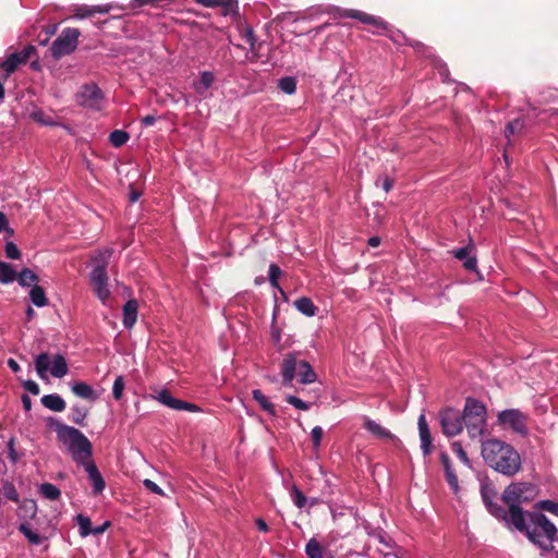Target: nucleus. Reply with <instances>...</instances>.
<instances>
[{"label": "nucleus", "instance_id": "nucleus-53", "mask_svg": "<svg viewBox=\"0 0 558 558\" xmlns=\"http://www.w3.org/2000/svg\"><path fill=\"white\" fill-rule=\"evenodd\" d=\"M323 435H324V432L320 426H315L312 429L311 436H312L313 445L315 448H318L320 446Z\"/></svg>", "mask_w": 558, "mask_h": 558}, {"label": "nucleus", "instance_id": "nucleus-10", "mask_svg": "<svg viewBox=\"0 0 558 558\" xmlns=\"http://www.w3.org/2000/svg\"><path fill=\"white\" fill-rule=\"evenodd\" d=\"M76 101L85 108L98 111L102 109L104 95L96 84H86L77 93Z\"/></svg>", "mask_w": 558, "mask_h": 558}, {"label": "nucleus", "instance_id": "nucleus-45", "mask_svg": "<svg viewBox=\"0 0 558 558\" xmlns=\"http://www.w3.org/2000/svg\"><path fill=\"white\" fill-rule=\"evenodd\" d=\"M281 274H282L281 269L278 265L270 264V266H269V282H270L271 287L278 289L281 293H283L282 289L280 288V286L278 283V279L281 276Z\"/></svg>", "mask_w": 558, "mask_h": 558}, {"label": "nucleus", "instance_id": "nucleus-57", "mask_svg": "<svg viewBox=\"0 0 558 558\" xmlns=\"http://www.w3.org/2000/svg\"><path fill=\"white\" fill-rule=\"evenodd\" d=\"M2 231H5L11 236L14 234V230L12 228L8 227V218H7V216L3 213L0 211V233Z\"/></svg>", "mask_w": 558, "mask_h": 558}, {"label": "nucleus", "instance_id": "nucleus-6", "mask_svg": "<svg viewBox=\"0 0 558 558\" xmlns=\"http://www.w3.org/2000/svg\"><path fill=\"white\" fill-rule=\"evenodd\" d=\"M34 364L40 379H47L48 371L56 378H62L69 372L68 362L62 354H56L51 361L49 354L43 352L35 357Z\"/></svg>", "mask_w": 558, "mask_h": 558}, {"label": "nucleus", "instance_id": "nucleus-48", "mask_svg": "<svg viewBox=\"0 0 558 558\" xmlns=\"http://www.w3.org/2000/svg\"><path fill=\"white\" fill-rule=\"evenodd\" d=\"M125 387L123 376H118L112 386V396L116 400H120L123 396V390Z\"/></svg>", "mask_w": 558, "mask_h": 558}, {"label": "nucleus", "instance_id": "nucleus-47", "mask_svg": "<svg viewBox=\"0 0 558 558\" xmlns=\"http://www.w3.org/2000/svg\"><path fill=\"white\" fill-rule=\"evenodd\" d=\"M538 510L548 511L558 517V502L551 500H541L535 505Z\"/></svg>", "mask_w": 558, "mask_h": 558}, {"label": "nucleus", "instance_id": "nucleus-58", "mask_svg": "<svg viewBox=\"0 0 558 558\" xmlns=\"http://www.w3.org/2000/svg\"><path fill=\"white\" fill-rule=\"evenodd\" d=\"M130 134L123 130H114L110 133L108 140H129Z\"/></svg>", "mask_w": 558, "mask_h": 558}, {"label": "nucleus", "instance_id": "nucleus-26", "mask_svg": "<svg viewBox=\"0 0 558 558\" xmlns=\"http://www.w3.org/2000/svg\"><path fill=\"white\" fill-rule=\"evenodd\" d=\"M526 126V121L524 118L519 117L511 121H509L505 128V136L509 138L510 136H520L523 135V130Z\"/></svg>", "mask_w": 558, "mask_h": 558}, {"label": "nucleus", "instance_id": "nucleus-22", "mask_svg": "<svg viewBox=\"0 0 558 558\" xmlns=\"http://www.w3.org/2000/svg\"><path fill=\"white\" fill-rule=\"evenodd\" d=\"M198 4L205 8H221L222 15L227 16L238 8L235 0H196Z\"/></svg>", "mask_w": 558, "mask_h": 558}, {"label": "nucleus", "instance_id": "nucleus-13", "mask_svg": "<svg viewBox=\"0 0 558 558\" xmlns=\"http://www.w3.org/2000/svg\"><path fill=\"white\" fill-rule=\"evenodd\" d=\"M90 280L96 295L104 304H106L107 300L110 298L107 269L102 267H94L90 274Z\"/></svg>", "mask_w": 558, "mask_h": 558}, {"label": "nucleus", "instance_id": "nucleus-43", "mask_svg": "<svg viewBox=\"0 0 558 558\" xmlns=\"http://www.w3.org/2000/svg\"><path fill=\"white\" fill-rule=\"evenodd\" d=\"M76 522L78 524V527H80V535L82 537H86L88 536L89 534H92V522H90V519L84 514H78L76 517Z\"/></svg>", "mask_w": 558, "mask_h": 558}, {"label": "nucleus", "instance_id": "nucleus-50", "mask_svg": "<svg viewBox=\"0 0 558 558\" xmlns=\"http://www.w3.org/2000/svg\"><path fill=\"white\" fill-rule=\"evenodd\" d=\"M286 401L293 405L294 408H296L298 410H302V411H307L310 410V403L303 401L302 399L295 397V396H292V395H289L286 397Z\"/></svg>", "mask_w": 558, "mask_h": 558}, {"label": "nucleus", "instance_id": "nucleus-3", "mask_svg": "<svg viewBox=\"0 0 558 558\" xmlns=\"http://www.w3.org/2000/svg\"><path fill=\"white\" fill-rule=\"evenodd\" d=\"M538 495V487L531 482H513L509 484L501 494L502 502L508 507L506 518L502 521L507 524L527 513L522 505L529 504Z\"/></svg>", "mask_w": 558, "mask_h": 558}, {"label": "nucleus", "instance_id": "nucleus-35", "mask_svg": "<svg viewBox=\"0 0 558 558\" xmlns=\"http://www.w3.org/2000/svg\"><path fill=\"white\" fill-rule=\"evenodd\" d=\"M214 82L215 75L213 72H201V78L198 84L195 85V89L198 94H204L213 85Z\"/></svg>", "mask_w": 558, "mask_h": 558}, {"label": "nucleus", "instance_id": "nucleus-5", "mask_svg": "<svg viewBox=\"0 0 558 558\" xmlns=\"http://www.w3.org/2000/svg\"><path fill=\"white\" fill-rule=\"evenodd\" d=\"M462 416L471 438L484 435L487 427V411L484 403L471 397L466 398Z\"/></svg>", "mask_w": 558, "mask_h": 558}, {"label": "nucleus", "instance_id": "nucleus-15", "mask_svg": "<svg viewBox=\"0 0 558 558\" xmlns=\"http://www.w3.org/2000/svg\"><path fill=\"white\" fill-rule=\"evenodd\" d=\"M157 400L173 410H186L190 412H197L199 410L196 404L177 399L166 389L158 392Z\"/></svg>", "mask_w": 558, "mask_h": 558}, {"label": "nucleus", "instance_id": "nucleus-19", "mask_svg": "<svg viewBox=\"0 0 558 558\" xmlns=\"http://www.w3.org/2000/svg\"><path fill=\"white\" fill-rule=\"evenodd\" d=\"M85 471L92 483L94 495L101 494L106 487V483L96 464L93 461L85 463Z\"/></svg>", "mask_w": 558, "mask_h": 558}, {"label": "nucleus", "instance_id": "nucleus-11", "mask_svg": "<svg viewBox=\"0 0 558 558\" xmlns=\"http://www.w3.org/2000/svg\"><path fill=\"white\" fill-rule=\"evenodd\" d=\"M300 364L301 360L299 359V353L290 352L284 355L280 367L283 386L288 387L292 385L293 379L299 374Z\"/></svg>", "mask_w": 558, "mask_h": 558}, {"label": "nucleus", "instance_id": "nucleus-38", "mask_svg": "<svg viewBox=\"0 0 558 558\" xmlns=\"http://www.w3.org/2000/svg\"><path fill=\"white\" fill-rule=\"evenodd\" d=\"M19 531L27 538V541L33 545H39L43 542V537L34 532L28 523H21L19 526Z\"/></svg>", "mask_w": 558, "mask_h": 558}, {"label": "nucleus", "instance_id": "nucleus-46", "mask_svg": "<svg viewBox=\"0 0 558 558\" xmlns=\"http://www.w3.org/2000/svg\"><path fill=\"white\" fill-rule=\"evenodd\" d=\"M243 37L246 40V43L250 45L251 50L254 52V59H257L258 52L256 49V37H255V33H254L253 28L246 27L243 33Z\"/></svg>", "mask_w": 558, "mask_h": 558}, {"label": "nucleus", "instance_id": "nucleus-33", "mask_svg": "<svg viewBox=\"0 0 558 558\" xmlns=\"http://www.w3.org/2000/svg\"><path fill=\"white\" fill-rule=\"evenodd\" d=\"M88 415V409L78 404H74L71 408V420L78 426L86 425V417Z\"/></svg>", "mask_w": 558, "mask_h": 558}, {"label": "nucleus", "instance_id": "nucleus-56", "mask_svg": "<svg viewBox=\"0 0 558 558\" xmlns=\"http://www.w3.org/2000/svg\"><path fill=\"white\" fill-rule=\"evenodd\" d=\"M20 53L23 62L26 63L32 58V56L36 53V48L32 45H28Z\"/></svg>", "mask_w": 558, "mask_h": 558}, {"label": "nucleus", "instance_id": "nucleus-20", "mask_svg": "<svg viewBox=\"0 0 558 558\" xmlns=\"http://www.w3.org/2000/svg\"><path fill=\"white\" fill-rule=\"evenodd\" d=\"M363 427L371 433L375 438L378 439H389L395 440L397 439L393 434L390 433L389 429L381 426L379 423L375 422L374 420L365 416L363 418Z\"/></svg>", "mask_w": 558, "mask_h": 558}, {"label": "nucleus", "instance_id": "nucleus-49", "mask_svg": "<svg viewBox=\"0 0 558 558\" xmlns=\"http://www.w3.org/2000/svg\"><path fill=\"white\" fill-rule=\"evenodd\" d=\"M4 253L7 258L9 259H20L21 258V251L15 245V243L8 241L4 246Z\"/></svg>", "mask_w": 558, "mask_h": 558}, {"label": "nucleus", "instance_id": "nucleus-63", "mask_svg": "<svg viewBox=\"0 0 558 558\" xmlns=\"http://www.w3.org/2000/svg\"><path fill=\"white\" fill-rule=\"evenodd\" d=\"M256 526H257V529L260 532H265L266 533L269 530L267 523L263 519H260V518L256 519Z\"/></svg>", "mask_w": 558, "mask_h": 558}, {"label": "nucleus", "instance_id": "nucleus-41", "mask_svg": "<svg viewBox=\"0 0 558 558\" xmlns=\"http://www.w3.org/2000/svg\"><path fill=\"white\" fill-rule=\"evenodd\" d=\"M278 87L286 94L292 95L296 90V81L292 76H286L279 80Z\"/></svg>", "mask_w": 558, "mask_h": 558}, {"label": "nucleus", "instance_id": "nucleus-54", "mask_svg": "<svg viewBox=\"0 0 558 558\" xmlns=\"http://www.w3.org/2000/svg\"><path fill=\"white\" fill-rule=\"evenodd\" d=\"M143 485L151 493L163 496L165 492L151 480H144Z\"/></svg>", "mask_w": 558, "mask_h": 558}, {"label": "nucleus", "instance_id": "nucleus-16", "mask_svg": "<svg viewBox=\"0 0 558 558\" xmlns=\"http://www.w3.org/2000/svg\"><path fill=\"white\" fill-rule=\"evenodd\" d=\"M112 7L110 4L102 5H87V4H76L73 5L71 11L73 13V17L75 19H86L92 17L96 13L107 14L110 12Z\"/></svg>", "mask_w": 558, "mask_h": 558}, {"label": "nucleus", "instance_id": "nucleus-25", "mask_svg": "<svg viewBox=\"0 0 558 558\" xmlns=\"http://www.w3.org/2000/svg\"><path fill=\"white\" fill-rule=\"evenodd\" d=\"M41 404L54 412H62L65 409V401L57 393L44 396Z\"/></svg>", "mask_w": 558, "mask_h": 558}, {"label": "nucleus", "instance_id": "nucleus-39", "mask_svg": "<svg viewBox=\"0 0 558 558\" xmlns=\"http://www.w3.org/2000/svg\"><path fill=\"white\" fill-rule=\"evenodd\" d=\"M39 492L45 498L49 500H57L61 495L60 489L56 485L50 483L41 484Z\"/></svg>", "mask_w": 558, "mask_h": 558}, {"label": "nucleus", "instance_id": "nucleus-2", "mask_svg": "<svg viewBox=\"0 0 558 558\" xmlns=\"http://www.w3.org/2000/svg\"><path fill=\"white\" fill-rule=\"evenodd\" d=\"M481 454L486 465L504 476L512 477L522 469L520 453L504 440L490 438L483 441Z\"/></svg>", "mask_w": 558, "mask_h": 558}, {"label": "nucleus", "instance_id": "nucleus-32", "mask_svg": "<svg viewBox=\"0 0 558 558\" xmlns=\"http://www.w3.org/2000/svg\"><path fill=\"white\" fill-rule=\"evenodd\" d=\"M16 271L15 269L5 262H0V282L2 284L12 283L16 280Z\"/></svg>", "mask_w": 558, "mask_h": 558}, {"label": "nucleus", "instance_id": "nucleus-62", "mask_svg": "<svg viewBox=\"0 0 558 558\" xmlns=\"http://www.w3.org/2000/svg\"><path fill=\"white\" fill-rule=\"evenodd\" d=\"M109 525H110V522H109V521H106L104 524H101V525H99V526H97V527L93 529L92 534H94V535L102 534V533L107 530V527H108Z\"/></svg>", "mask_w": 558, "mask_h": 558}, {"label": "nucleus", "instance_id": "nucleus-9", "mask_svg": "<svg viewBox=\"0 0 558 558\" xmlns=\"http://www.w3.org/2000/svg\"><path fill=\"white\" fill-rule=\"evenodd\" d=\"M526 422L527 415L518 409L504 410L498 414V423L501 426L520 435L527 434Z\"/></svg>", "mask_w": 558, "mask_h": 558}, {"label": "nucleus", "instance_id": "nucleus-34", "mask_svg": "<svg viewBox=\"0 0 558 558\" xmlns=\"http://www.w3.org/2000/svg\"><path fill=\"white\" fill-rule=\"evenodd\" d=\"M37 512L36 501L33 499H25L19 507L17 514L21 518H34Z\"/></svg>", "mask_w": 558, "mask_h": 558}, {"label": "nucleus", "instance_id": "nucleus-42", "mask_svg": "<svg viewBox=\"0 0 558 558\" xmlns=\"http://www.w3.org/2000/svg\"><path fill=\"white\" fill-rule=\"evenodd\" d=\"M1 495L9 499V500H12L14 502H19V494H17V490L15 488V486L13 485V483L11 482H4L2 487H1V490H0Z\"/></svg>", "mask_w": 558, "mask_h": 558}, {"label": "nucleus", "instance_id": "nucleus-21", "mask_svg": "<svg viewBox=\"0 0 558 558\" xmlns=\"http://www.w3.org/2000/svg\"><path fill=\"white\" fill-rule=\"evenodd\" d=\"M138 303L131 299L123 305V326L131 329L137 320Z\"/></svg>", "mask_w": 558, "mask_h": 558}, {"label": "nucleus", "instance_id": "nucleus-23", "mask_svg": "<svg viewBox=\"0 0 558 558\" xmlns=\"http://www.w3.org/2000/svg\"><path fill=\"white\" fill-rule=\"evenodd\" d=\"M72 392L80 398L94 402L97 400L98 396L96 395L93 387L84 381H75L71 385Z\"/></svg>", "mask_w": 558, "mask_h": 558}, {"label": "nucleus", "instance_id": "nucleus-28", "mask_svg": "<svg viewBox=\"0 0 558 558\" xmlns=\"http://www.w3.org/2000/svg\"><path fill=\"white\" fill-rule=\"evenodd\" d=\"M19 284L23 288L37 286L39 278L29 268H23L16 276Z\"/></svg>", "mask_w": 558, "mask_h": 558}, {"label": "nucleus", "instance_id": "nucleus-61", "mask_svg": "<svg viewBox=\"0 0 558 558\" xmlns=\"http://www.w3.org/2000/svg\"><path fill=\"white\" fill-rule=\"evenodd\" d=\"M440 461H441L445 470H449L450 468H452L449 456L446 452H442L440 454Z\"/></svg>", "mask_w": 558, "mask_h": 558}, {"label": "nucleus", "instance_id": "nucleus-1", "mask_svg": "<svg viewBox=\"0 0 558 558\" xmlns=\"http://www.w3.org/2000/svg\"><path fill=\"white\" fill-rule=\"evenodd\" d=\"M507 526L522 533L532 544L545 551H551L553 543L558 541L556 525L538 509L525 513Z\"/></svg>", "mask_w": 558, "mask_h": 558}, {"label": "nucleus", "instance_id": "nucleus-7", "mask_svg": "<svg viewBox=\"0 0 558 558\" xmlns=\"http://www.w3.org/2000/svg\"><path fill=\"white\" fill-rule=\"evenodd\" d=\"M81 32L78 28L65 27L50 47L52 58L60 60L62 57L74 52L77 48Z\"/></svg>", "mask_w": 558, "mask_h": 558}, {"label": "nucleus", "instance_id": "nucleus-64", "mask_svg": "<svg viewBox=\"0 0 558 558\" xmlns=\"http://www.w3.org/2000/svg\"><path fill=\"white\" fill-rule=\"evenodd\" d=\"M8 366L10 367V369L13 372V373H17L20 372L21 367L19 365V363L14 360V359H9L8 360Z\"/></svg>", "mask_w": 558, "mask_h": 558}, {"label": "nucleus", "instance_id": "nucleus-18", "mask_svg": "<svg viewBox=\"0 0 558 558\" xmlns=\"http://www.w3.org/2000/svg\"><path fill=\"white\" fill-rule=\"evenodd\" d=\"M473 250L474 245L470 243L464 247H459L451 252L457 259L463 260V267L469 271L477 270V259L474 255H471Z\"/></svg>", "mask_w": 558, "mask_h": 558}, {"label": "nucleus", "instance_id": "nucleus-31", "mask_svg": "<svg viewBox=\"0 0 558 558\" xmlns=\"http://www.w3.org/2000/svg\"><path fill=\"white\" fill-rule=\"evenodd\" d=\"M25 64L21 58V53H11L2 63L1 68L5 71L7 75L15 72L19 65Z\"/></svg>", "mask_w": 558, "mask_h": 558}, {"label": "nucleus", "instance_id": "nucleus-37", "mask_svg": "<svg viewBox=\"0 0 558 558\" xmlns=\"http://www.w3.org/2000/svg\"><path fill=\"white\" fill-rule=\"evenodd\" d=\"M112 253H113L112 248H105V250L97 252L93 257L95 267H102V268L107 269V266L112 256Z\"/></svg>", "mask_w": 558, "mask_h": 558}, {"label": "nucleus", "instance_id": "nucleus-40", "mask_svg": "<svg viewBox=\"0 0 558 558\" xmlns=\"http://www.w3.org/2000/svg\"><path fill=\"white\" fill-rule=\"evenodd\" d=\"M290 497L293 504L300 509L304 508L307 502L306 496L296 485H293L290 489Z\"/></svg>", "mask_w": 558, "mask_h": 558}, {"label": "nucleus", "instance_id": "nucleus-60", "mask_svg": "<svg viewBox=\"0 0 558 558\" xmlns=\"http://www.w3.org/2000/svg\"><path fill=\"white\" fill-rule=\"evenodd\" d=\"M141 196V193L137 192L133 185L131 184L130 185V194H129V198H130V202L131 203H135Z\"/></svg>", "mask_w": 558, "mask_h": 558}, {"label": "nucleus", "instance_id": "nucleus-44", "mask_svg": "<svg viewBox=\"0 0 558 558\" xmlns=\"http://www.w3.org/2000/svg\"><path fill=\"white\" fill-rule=\"evenodd\" d=\"M451 449L463 464H465L469 468H472L471 461H470L465 450L463 449L461 442H459V441L452 442Z\"/></svg>", "mask_w": 558, "mask_h": 558}, {"label": "nucleus", "instance_id": "nucleus-14", "mask_svg": "<svg viewBox=\"0 0 558 558\" xmlns=\"http://www.w3.org/2000/svg\"><path fill=\"white\" fill-rule=\"evenodd\" d=\"M338 14L340 17H350L359 20L360 22L364 24H369L378 29L386 31L388 28V25L386 22H384L381 19L376 17L374 15H371L368 13H365L363 11L353 10V9H344V10H338Z\"/></svg>", "mask_w": 558, "mask_h": 558}, {"label": "nucleus", "instance_id": "nucleus-27", "mask_svg": "<svg viewBox=\"0 0 558 558\" xmlns=\"http://www.w3.org/2000/svg\"><path fill=\"white\" fill-rule=\"evenodd\" d=\"M252 397L259 404L263 411L267 412L272 417L277 416L274 403H271L259 389H254L252 391Z\"/></svg>", "mask_w": 558, "mask_h": 558}, {"label": "nucleus", "instance_id": "nucleus-36", "mask_svg": "<svg viewBox=\"0 0 558 558\" xmlns=\"http://www.w3.org/2000/svg\"><path fill=\"white\" fill-rule=\"evenodd\" d=\"M308 558H324V548L316 538H311L305 546Z\"/></svg>", "mask_w": 558, "mask_h": 558}, {"label": "nucleus", "instance_id": "nucleus-52", "mask_svg": "<svg viewBox=\"0 0 558 558\" xmlns=\"http://www.w3.org/2000/svg\"><path fill=\"white\" fill-rule=\"evenodd\" d=\"M375 184H376L377 186H379V185H380V186L383 187V190H384L386 193H388V192H390V191H391V189L393 187L395 181H393L391 178H389L388 175H381V177H379V178L376 180Z\"/></svg>", "mask_w": 558, "mask_h": 558}, {"label": "nucleus", "instance_id": "nucleus-24", "mask_svg": "<svg viewBox=\"0 0 558 558\" xmlns=\"http://www.w3.org/2000/svg\"><path fill=\"white\" fill-rule=\"evenodd\" d=\"M298 376L299 381L303 385L313 384L317 379V375L314 372L312 365L305 360H301Z\"/></svg>", "mask_w": 558, "mask_h": 558}, {"label": "nucleus", "instance_id": "nucleus-51", "mask_svg": "<svg viewBox=\"0 0 558 558\" xmlns=\"http://www.w3.org/2000/svg\"><path fill=\"white\" fill-rule=\"evenodd\" d=\"M445 475L450 488L453 490L454 494H457L459 492V481L453 469L450 468L449 470H445Z\"/></svg>", "mask_w": 558, "mask_h": 558}, {"label": "nucleus", "instance_id": "nucleus-12", "mask_svg": "<svg viewBox=\"0 0 558 558\" xmlns=\"http://www.w3.org/2000/svg\"><path fill=\"white\" fill-rule=\"evenodd\" d=\"M481 496L489 513L496 519L502 521V518H506V509L494 502L493 499L496 497V490L493 484L483 483L481 485Z\"/></svg>", "mask_w": 558, "mask_h": 558}, {"label": "nucleus", "instance_id": "nucleus-4", "mask_svg": "<svg viewBox=\"0 0 558 558\" xmlns=\"http://www.w3.org/2000/svg\"><path fill=\"white\" fill-rule=\"evenodd\" d=\"M48 422L50 426L54 427L58 439L68 446L74 457L77 454H83L84 458L92 457V444L81 430L62 424L53 417H50Z\"/></svg>", "mask_w": 558, "mask_h": 558}, {"label": "nucleus", "instance_id": "nucleus-29", "mask_svg": "<svg viewBox=\"0 0 558 558\" xmlns=\"http://www.w3.org/2000/svg\"><path fill=\"white\" fill-rule=\"evenodd\" d=\"M295 308L307 317L316 314L317 307L310 298L303 296L294 301Z\"/></svg>", "mask_w": 558, "mask_h": 558}, {"label": "nucleus", "instance_id": "nucleus-30", "mask_svg": "<svg viewBox=\"0 0 558 558\" xmlns=\"http://www.w3.org/2000/svg\"><path fill=\"white\" fill-rule=\"evenodd\" d=\"M31 302L37 307H44L48 305V298L44 289L40 286H34L29 291Z\"/></svg>", "mask_w": 558, "mask_h": 558}, {"label": "nucleus", "instance_id": "nucleus-55", "mask_svg": "<svg viewBox=\"0 0 558 558\" xmlns=\"http://www.w3.org/2000/svg\"><path fill=\"white\" fill-rule=\"evenodd\" d=\"M23 387L25 388L26 391L31 392L34 396H37L40 392L38 384L31 379L24 381Z\"/></svg>", "mask_w": 558, "mask_h": 558}, {"label": "nucleus", "instance_id": "nucleus-59", "mask_svg": "<svg viewBox=\"0 0 558 558\" xmlns=\"http://www.w3.org/2000/svg\"><path fill=\"white\" fill-rule=\"evenodd\" d=\"M8 449H9L10 458L13 461H16L17 460V454H16L15 449H14V440L13 439H10V441L8 442Z\"/></svg>", "mask_w": 558, "mask_h": 558}, {"label": "nucleus", "instance_id": "nucleus-17", "mask_svg": "<svg viewBox=\"0 0 558 558\" xmlns=\"http://www.w3.org/2000/svg\"><path fill=\"white\" fill-rule=\"evenodd\" d=\"M418 425V434H420V440H421V449L423 451V454L425 457L429 456L433 451V441H432V435L430 430L425 417V414L422 413L417 421Z\"/></svg>", "mask_w": 558, "mask_h": 558}, {"label": "nucleus", "instance_id": "nucleus-8", "mask_svg": "<svg viewBox=\"0 0 558 558\" xmlns=\"http://www.w3.org/2000/svg\"><path fill=\"white\" fill-rule=\"evenodd\" d=\"M441 432L447 437H454L463 430L462 413L453 408H445L438 413Z\"/></svg>", "mask_w": 558, "mask_h": 558}]
</instances>
